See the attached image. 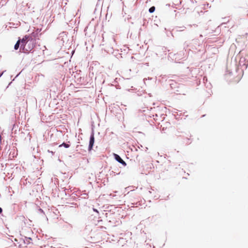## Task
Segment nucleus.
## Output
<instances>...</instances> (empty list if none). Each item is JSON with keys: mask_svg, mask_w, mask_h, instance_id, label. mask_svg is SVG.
I'll return each instance as SVG.
<instances>
[{"mask_svg": "<svg viewBox=\"0 0 248 248\" xmlns=\"http://www.w3.org/2000/svg\"><path fill=\"white\" fill-rule=\"evenodd\" d=\"M114 156L115 159L120 163L122 164L124 166H125L126 165V163H125V162L124 161L119 155L117 154H114Z\"/></svg>", "mask_w": 248, "mask_h": 248, "instance_id": "obj_1", "label": "nucleus"}, {"mask_svg": "<svg viewBox=\"0 0 248 248\" xmlns=\"http://www.w3.org/2000/svg\"><path fill=\"white\" fill-rule=\"evenodd\" d=\"M94 142V138L93 134H92L90 137V143L89 145V150L90 151L92 149L93 145Z\"/></svg>", "mask_w": 248, "mask_h": 248, "instance_id": "obj_2", "label": "nucleus"}, {"mask_svg": "<svg viewBox=\"0 0 248 248\" xmlns=\"http://www.w3.org/2000/svg\"><path fill=\"white\" fill-rule=\"evenodd\" d=\"M29 36L27 35L24 36L22 40H20V43L21 46L24 47L27 43V40L29 39Z\"/></svg>", "mask_w": 248, "mask_h": 248, "instance_id": "obj_3", "label": "nucleus"}, {"mask_svg": "<svg viewBox=\"0 0 248 248\" xmlns=\"http://www.w3.org/2000/svg\"><path fill=\"white\" fill-rule=\"evenodd\" d=\"M20 44V39H19L17 41L16 43L15 44V46H14V48L16 50L18 49V48H19Z\"/></svg>", "mask_w": 248, "mask_h": 248, "instance_id": "obj_4", "label": "nucleus"}, {"mask_svg": "<svg viewBox=\"0 0 248 248\" xmlns=\"http://www.w3.org/2000/svg\"><path fill=\"white\" fill-rule=\"evenodd\" d=\"M155 7L152 6L149 9V11L150 13H152L155 11Z\"/></svg>", "mask_w": 248, "mask_h": 248, "instance_id": "obj_5", "label": "nucleus"}, {"mask_svg": "<svg viewBox=\"0 0 248 248\" xmlns=\"http://www.w3.org/2000/svg\"><path fill=\"white\" fill-rule=\"evenodd\" d=\"M62 146H63L65 148H68L69 147V145L65 143H63L62 144L60 145V147Z\"/></svg>", "mask_w": 248, "mask_h": 248, "instance_id": "obj_6", "label": "nucleus"}, {"mask_svg": "<svg viewBox=\"0 0 248 248\" xmlns=\"http://www.w3.org/2000/svg\"><path fill=\"white\" fill-rule=\"evenodd\" d=\"M2 211V209L1 207H0V213H1Z\"/></svg>", "mask_w": 248, "mask_h": 248, "instance_id": "obj_7", "label": "nucleus"}]
</instances>
